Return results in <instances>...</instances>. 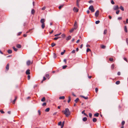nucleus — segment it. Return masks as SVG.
Instances as JSON below:
<instances>
[{"instance_id":"obj_27","label":"nucleus","mask_w":128,"mask_h":128,"mask_svg":"<svg viewBox=\"0 0 128 128\" xmlns=\"http://www.w3.org/2000/svg\"><path fill=\"white\" fill-rule=\"evenodd\" d=\"M111 68L113 70L114 68V64H112L111 66Z\"/></svg>"},{"instance_id":"obj_17","label":"nucleus","mask_w":128,"mask_h":128,"mask_svg":"<svg viewBox=\"0 0 128 128\" xmlns=\"http://www.w3.org/2000/svg\"><path fill=\"white\" fill-rule=\"evenodd\" d=\"M85 110H84L83 111H82V114H84L86 116H88V115L84 112Z\"/></svg>"},{"instance_id":"obj_63","label":"nucleus","mask_w":128,"mask_h":128,"mask_svg":"<svg viewBox=\"0 0 128 128\" xmlns=\"http://www.w3.org/2000/svg\"><path fill=\"white\" fill-rule=\"evenodd\" d=\"M0 112L2 113V114H4V112L2 110H0Z\"/></svg>"},{"instance_id":"obj_31","label":"nucleus","mask_w":128,"mask_h":128,"mask_svg":"<svg viewBox=\"0 0 128 128\" xmlns=\"http://www.w3.org/2000/svg\"><path fill=\"white\" fill-rule=\"evenodd\" d=\"M120 83V81H117L116 82V84H118Z\"/></svg>"},{"instance_id":"obj_42","label":"nucleus","mask_w":128,"mask_h":128,"mask_svg":"<svg viewBox=\"0 0 128 128\" xmlns=\"http://www.w3.org/2000/svg\"><path fill=\"white\" fill-rule=\"evenodd\" d=\"M62 122L61 121L60 122H59L58 123V126H61V125H62Z\"/></svg>"},{"instance_id":"obj_10","label":"nucleus","mask_w":128,"mask_h":128,"mask_svg":"<svg viewBox=\"0 0 128 128\" xmlns=\"http://www.w3.org/2000/svg\"><path fill=\"white\" fill-rule=\"evenodd\" d=\"M124 30L125 32H128V30H127V28L126 27V26H124Z\"/></svg>"},{"instance_id":"obj_2","label":"nucleus","mask_w":128,"mask_h":128,"mask_svg":"<svg viewBox=\"0 0 128 128\" xmlns=\"http://www.w3.org/2000/svg\"><path fill=\"white\" fill-rule=\"evenodd\" d=\"M89 9L92 12H93L94 11V9L93 6H90L89 8Z\"/></svg>"},{"instance_id":"obj_1","label":"nucleus","mask_w":128,"mask_h":128,"mask_svg":"<svg viewBox=\"0 0 128 128\" xmlns=\"http://www.w3.org/2000/svg\"><path fill=\"white\" fill-rule=\"evenodd\" d=\"M62 112L64 113L66 116L67 117H68L70 114V112L68 108H66L65 110H62Z\"/></svg>"},{"instance_id":"obj_54","label":"nucleus","mask_w":128,"mask_h":128,"mask_svg":"<svg viewBox=\"0 0 128 128\" xmlns=\"http://www.w3.org/2000/svg\"><path fill=\"white\" fill-rule=\"evenodd\" d=\"M126 41L128 44V38H126Z\"/></svg>"},{"instance_id":"obj_8","label":"nucleus","mask_w":128,"mask_h":128,"mask_svg":"<svg viewBox=\"0 0 128 128\" xmlns=\"http://www.w3.org/2000/svg\"><path fill=\"white\" fill-rule=\"evenodd\" d=\"M9 64H7L6 67V70H7V71L8 70L9 68Z\"/></svg>"},{"instance_id":"obj_24","label":"nucleus","mask_w":128,"mask_h":128,"mask_svg":"<svg viewBox=\"0 0 128 128\" xmlns=\"http://www.w3.org/2000/svg\"><path fill=\"white\" fill-rule=\"evenodd\" d=\"M17 98V97H15V99L13 100L12 102V103L13 104H14L15 103V101L16 100Z\"/></svg>"},{"instance_id":"obj_9","label":"nucleus","mask_w":128,"mask_h":128,"mask_svg":"<svg viewBox=\"0 0 128 128\" xmlns=\"http://www.w3.org/2000/svg\"><path fill=\"white\" fill-rule=\"evenodd\" d=\"M71 38V36H68L67 37V38H66V40H68L70 39Z\"/></svg>"},{"instance_id":"obj_58","label":"nucleus","mask_w":128,"mask_h":128,"mask_svg":"<svg viewBox=\"0 0 128 128\" xmlns=\"http://www.w3.org/2000/svg\"><path fill=\"white\" fill-rule=\"evenodd\" d=\"M89 117L90 118H91L92 117V114L90 113L89 114Z\"/></svg>"},{"instance_id":"obj_47","label":"nucleus","mask_w":128,"mask_h":128,"mask_svg":"<svg viewBox=\"0 0 128 128\" xmlns=\"http://www.w3.org/2000/svg\"><path fill=\"white\" fill-rule=\"evenodd\" d=\"M111 3L112 4H114V2L113 0H112L111 1Z\"/></svg>"},{"instance_id":"obj_14","label":"nucleus","mask_w":128,"mask_h":128,"mask_svg":"<svg viewBox=\"0 0 128 128\" xmlns=\"http://www.w3.org/2000/svg\"><path fill=\"white\" fill-rule=\"evenodd\" d=\"M81 96V97H82V98H84V99H85L86 100V99H88V97H86V96L85 97V96Z\"/></svg>"},{"instance_id":"obj_25","label":"nucleus","mask_w":128,"mask_h":128,"mask_svg":"<svg viewBox=\"0 0 128 128\" xmlns=\"http://www.w3.org/2000/svg\"><path fill=\"white\" fill-rule=\"evenodd\" d=\"M13 48L14 50L16 52L18 50V49L17 48H16L14 46L13 47Z\"/></svg>"},{"instance_id":"obj_19","label":"nucleus","mask_w":128,"mask_h":128,"mask_svg":"<svg viewBox=\"0 0 128 128\" xmlns=\"http://www.w3.org/2000/svg\"><path fill=\"white\" fill-rule=\"evenodd\" d=\"M92 121L94 122H95L97 121V119L96 118H94L92 119Z\"/></svg>"},{"instance_id":"obj_38","label":"nucleus","mask_w":128,"mask_h":128,"mask_svg":"<svg viewBox=\"0 0 128 128\" xmlns=\"http://www.w3.org/2000/svg\"><path fill=\"white\" fill-rule=\"evenodd\" d=\"M100 22V21L99 20L96 21L95 22V23L96 24H98Z\"/></svg>"},{"instance_id":"obj_33","label":"nucleus","mask_w":128,"mask_h":128,"mask_svg":"<svg viewBox=\"0 0 128 128\" xmlns=\"http://www.w3.org/2000/svg\"><path fill=\"white\" fill-rule=\"evenodd\" d=\"M66 50H64V51L63 52H62L61 53V54L62 55H63L64 53L65 52Z\"/></svg>"},{"instance_id":"obj_53","label":"nucleus","mask_w":128,"mask_h":128,"mask_svg":"<svg viewBox=\"0 0 128 128\" xmlns=\"http://www.w3.org/2000/svg\"><path fill=\"white\" fill-rule=\"evenodd\" d=\"M89 51H90V49L89 48H87L86 50V52H88Z\"/></svg>"},{"instance_id":"obj_62","label":"nucleus","mask_w":128,"mask_h":128,"mask_svg":"<svg viewBox=\"0 0 128 128\" xmlns=\"http://www.w3.org/2000/svg\"><path fill=\"white\" fill-rule=\"evenodd\" d=\"M124 58V60H125L127 62H128L126 58Z\"/></svg>"},{"instance_id":"obj_7","label":"nucleus","mask_w":128,"mask_h":128,"mask_svg":"<svg viewBox=\"0 0 128 128\" xmlns=\"http://www.w3.org/2000/svg\"><path fill=\"white\" fill-rule=\"evenodd\" d=\"M45 20L44 18H42L40 20V22L42 24H44V22H45Z\"/></svg>"},{"instance_id":"obj_55","label":"nucleus","mask_w":128,"mask_h":128,"mask_svg":"<svg viewBox=\"0 0 128 128\" xmlns=\"http://www.w3.org/2000/svg\"><path fill=\"white\" fill-rule=\"evenodd\" d=\"M74 30V28H72L70 30V32H72Z\"/></svg>"},{"instance_id":"obj_44","label":"nucleus","mask_w":128,"mask_h":128,"mask_svg":"<svg viewBox=\"0 0 128 128\" xmlns=\"http://www.w3.org/2000/svg\"><path fill=\"white\" fill-rule=\"evenodd\" d=\"M107 32V30H105L104 31V34H106Z\"/></svg>"},{"instance_id":"obj_29","label":"nucleus","mask_w":128,"mask_h":128,"mask_svg":"<svg viewBox=\"0 0 128 128\" xmlns=\"http://www.w3.org/2000/svg\"><path fill=\"white\" fill-rule=\"evenodd\" d=\"M101 47L102 48L104 49L106 48V46L104 45H102L101 46Z\"/></svg>"},{"instance_id":"obj_3","label":"nucleus","mask_w":128,"mask_h":128,"mask_svg":"<svg viewBox=\"0 0 128 128\" xmlns=\"http://www.w3.org/2000/svg\"><path fill=\"white\" fill-rule=\"evenodd\" d=\"M99 11L98 10L96 11L95 14V15L96 17H97L98 16L99 14Z\"/></svg>"},{"instance_id":"obj_61","label":"nucleus","mask_w":128,"mask_h":128,"mask_svg":"<svg viewBox=\"0 0 128 128\" xmlns=\"http://www.w3.org/2000/svg\"><path fill=\"white\" fill-rule=\"evenodd\" d=\"M28 80H30V76L28 75Z\"/></svg>"},{"instance_id":"obj_18","label":"nucleus","mask_w":128,"mask_h":128,"mask_svg":"<svg viewBox=\"0 0 128 128\" xmlns=\"http://www.w3.org/2000/svg\"><path fill=\"white\" fill-rule=\"evenodd\" d=\"M50 108H48L46 109L45 110V111L46 112H48L49 111Z\"/></svg>"},{"instance_id":"obj_56","label":"nucleus","mask_w":128,"mask_h":128,"mask_svg":"<svg viewBox=\"0 0 128 128\" xmlns=\"http://www.w3.org/2000/svg\"><path fill=\"white\" fill-rule=\"evenodd\" d=\"M62 37L63 38H64L65 36V34H62L61 35Z\"/></svg>"},{"instance_id":"obj_36","label":"nucleus","mask_w":128,"mask_h":128,"mask_svg":"<svg viewBox=\"0 0 128 128\" xmlns=\"http://www.w3.org/2000/svg\"><path fill=\"white\" fill-rule=\"evenodd\" d=\"M64 6V5H61L59 6L58 7V8L60 9L62 8Z\"/></svg>"},{"instance_id":"obj_57","label":"nucleus","mask_w":128,"mask_h":128,"mask_svg":"<svg viewBox=\"0 0 128 128\" xmlns=\"http://www.w3.org/2000/svg\"><path fill=\"white\" fill-rule=\"evenodd\" d=\"M109 60L110 61H112L113 60V58H109Z\"/></svg>"},{"instance_id":"obj_32","label":"nucleus","mask_w":128,"mask_h":128,"mask_svg":"<svg viewBox=\"0 0 128 128\" xmlns=\"http://www.w3.org/2000/svg\"><path fill=\"white\" fill-rule=\"evenodd\" d=\"M56 45L54 43H52L51 44V46L52 47H53L54 46H55Z\"/></svg>"},{"instance_id":"obj_26","label":"nucleus","mask_w":128,"mask_h":128,"mask_svg":"<svg viewBox=\"0 0 128 128\" xmlns=\"http://www.w3.org/2000/svg\"><path fill=\"white\" fill-rule=\"evenodd\" d=\"M53 57L54 58H56V54L55 53H53Z\"/></svg>"},{"instance_id":"obj_51","label":"nucleus","mask_w":128,"mask_h":128,"mask_svg":"<svg viewBox=\"0 0 128 128\" xmlns=\"http://www.w3.org/2000/svg\"><path fill=\"white\" fill-rule=\"evenodd\" d=\"M76 51V50H73L72 52L71 53L72 54L74 53Z\"/></svg>"},{"instance_id":"obj_43","label":"nucleus","mask_w":128,"mask_h":128,"mask_svg":"<svg viewBox=\"0 0 128 128\" xmlns=\"http://www.w3.org/2000/svg\"><path fill=\"white\" fill-rule=\"evenodd\" d=\"M67 67L66 65L64 66H62V68L63 69H65Z\"/></svg>"},{"instance_id":"obj_13","label":"nucleus","mask_w":128,"mask_h":128,"mask_svg":"<svg viewBox=\"0 0 128 128\" xmlns=\"http://www.w3.org/2000/svg\"><path fill=\"white\" fill-rule=\"evenodd\" d=\"M65 98V97L64 96H61L60 97L59 99H60L64 100Z\"/></svg>"},{"instance_id":"obj_46","label":"nucleus","mask_w":128,"mask_h":128,"mask_svg":"<svg viewBox=\"0 0 128 128\" xmlns=\"http://www.w3.org/2000/svg\"><path fill=\"white\" fill-rule=\"evenodd\" d=\"M74 26H77V22L76 21H75L74 22Z\"/></svg>"},{"instance_id":"obj_50","label":"nucleus","mask_w":128,"mask_h":128,"mask_svg":"<svg viewBox=\"0 0 128 128\" xmlns=\"http://www.w3.org/2000/svg\"><path fill=\"white\" fill-rule=\"evenodd\" d=\"M46 102L42 104V106H46Z\"/></svg>"},{"instance_id":"obj_5","label":"nucleus","mask_w":128,"mask_h":128,"mask_svg":"<svg viewBox=\"0 0 128 128\" xmlns=\"http://www.w3.org/2000/svg\"><path fill=\"white\" fill-rule=\"evenodd\" d=\"M119 8L118 6L117 5L115 6H114V10H116L118 9Z\"/></svg>"},{"instance_id":"obj_52","label":"nucleus","mask_w":128,"mask_h":128,"mask_svg":"<svg viewBox=\"0 0 128 128\" xmlns=\"http://www.w3.org/2000/svg\"><path fill=\"white\" fill-rule=\"evenodd\" d=\"M46 8V7L45 6H44L42 8V10H45V9Z\"/></svg>"},{"instance_id":"obj_21","label":"nucleus","mask_w":128,"mask_h":128,"mask_svg":"<svg viewBox=\"0 0 128 128\" xmlns=\"http://www.w3.org/2000/svg\"><path fill=\"white\" fill-rule=\"evenodd\" d=\"M99 114L98 113H96L94 114V116L96 117H98V116Z\"/></svg>"},{"instance_id":"obj_59","label":"nucleus","mask_w":128,"mask_h":128,"mask_svg":"<svg viewBox=\"0 0 128 128\" xmlns=\"http://www.w3.org/2000/svg\"><path fill=\"white\" fill-rule=\"evenodd\" d=\"M38 113L39 114V115H40L41 114L40 111V110H38Z\"/></svg>"},{"instance_id":"obj_34","label":"nucleus","mask_w":128,"mask_h":128,"mask_svg":"<svg viewBox=\"0 0 128 128\" xmlns=\"http://www.w3.org/2000/svg\"><path fill=\"white\" fill-rule=\"evenodd\" d=\"M61 34V33H60L59 34H55L54 35V36H60V34Z\"/></svg>"},{"instance_id":"obj_41","label":"nucleus","mask_w":128,"mask_h":128,"mask_svg":"<svg viewBox=\"0 0 128 128\" xmlns=\"http://www.w3.org/2000/svg\"><path fill=\"white\" fill-rule=\"evenodd\" d=\"M46 78L45 77H43V79L42 80V81L41 82V83H42V82H43V81L46 80Z\"/></svg>"},{"instance_id":"obj_45","label":"nucleus","mask_w":128,"mask_h":128,"mask_svg":"<svg viewBox=\"0 0 128 128\" xmlns=\"http://www.w3.org/2000/svg\"><path fill=\"white\" fill-rule=\"evenodd\" d=\"M98 90V89L97 88H95V91L96 92H97Z\"/></svg>"},{"instance_id":"obj_11","label":"nucleus","mask_w":128,"mask_h":128,"mask_svg":"<svg viewBox=\"0 0 128 128\" xmlns=\"http://www.w3.org/2000/svg\"><path fill=\"white\" fill-rule=\"evenodd\" d=\"M30 60H28L26 62V64L27 65L29 66L30 65Z\"/></svg>"},{"instance_id":"obj_60","label":"nucleus","mask_w":128,"mask_h":128,"mask_svg":"<svg viewBox=\"0 0 128 128\" xmlns=\"http://www.w3.org/2000/svg\"><path fill=\"white\" fill-rule=\"evenodd\" d=\"M119 12L120 11L119 10H117L116 12V13L117 14H119Z\"/></svg>"},{"instance_id":"obj_22","label":"nucleus","mask_w":128,"mask_h":128,"mask_svg":"<svg viewBox=\"0 0 128 128\" xmlns=\"http://www.w3.org/2000/svg\"><path fill=\"white\" fill-rule=\"evenodd\" d=\"M42 29H43L45 27V24H42Z\"/></svg>"},{"instance_id":"obj_6","label":"nucleus","mask_w":128,"mask_h":128,"mask_svg":"<svg viewBox=\"0 0 128 128\" xmlns=\"http://www.w3.org/2000/svg\"><path fill=\"white\" fill-rule=\"evenodd\" d=\"M30 70L28 69L26 70V74L27 75H29L30 74Z\"/></svg>"},{"instance_id":"obj_48","label":"nucleus","mask_w":128,"mask_h":128,"mask_svg":"<svg viewBox=\"0 0 128 128\" xmlns=\"http://www.w3.org/2000/svg\"><path fill=\"white\" fill-rule=\"evenodd\" d=\"M93 2V1L92 0L89 1L88 2V3L90 4L92 3Z\"/></svg>"},{"instance_id":"obj_28","label":"nucleus","mask_w":128,"mask_h":128,"mask_svg":"<svg viewBox=\"0 0 128 128\" xmlns=\"http://www.w3.org/2000/svg\"><path fill=\"white\" fill-rule=\"evenodd\" d=\"M35 12L34 10L33 9L32 10L31 13L32 14H34Z\"/></svg>"},{"instance_id":"obj_40","label":"nucleus","mask_w":128,"mask_h":128,"mask_svg":"<svg viewBox=\"0 0 128 128\" xmlns=\"http://www.w3.org/2000/svg\"><path fill=\"white\" fill-rule=\"evenodd\" d=\"M125 121H122V126H123V125L124 124H125Z\"/></svg>"},{"instance_id":"obj_49","label":"nucleus","mask_w":128,"mask_h":128,"mask_svg":"<svg viewBox=\"0 0 128 128\" xmlns=\"http://www.w3.org/2000/svg\"><path fill=\"white\" fill-rule=\"evenodd\" d=\"M74 30H76V28H77L78 26H74Z\"/></svg>"},{"instance_id":"obj_64","label":"nucleus","mask_w":128,"mask_h":128,"mask_svg":"<svg viewBox=\"0 0 128 128\" xmlns=\"http://www.w3.org/2000/svg\"><path fill=\"white\" fill-rule=\"evenodd\" d=\"M117 74L118 75V76H120V72H118V73H117Z\"/></svg>"},{"instance_id":"obj_39","label":"nucleus","mask_w":128,"mask_h":128,"mask_svg":"<svg viewBox=\"0 0 128 128\" xmlns=\"http://www.w3.org/2000/svg\"><path fill=\"white\" fill-rule=\"evenodd\" d=\"M60 37H55L54 38V40H56L58 39L59 38H60Z\"/></svg>"},{"instance_id":"obj_37","label":"nucleus","mask_w":128,"mask_h":128,"mask_svg":"<svg viewBox=\"0 0 128 128\" xmlns=\"http://www.w3.org/2000/svg\"><path fill=\"white\" fill-rule=\"evenodd\" d=\"M79 98H77L76 99L74 100V101L76 102V103H77V102L79 100Z\"/></svg>"},{"instance_id":"obj_30","label":"nucleus","mask_w":128,"mask_h":128,"mask_svg":"<svg viewBox=\"0 0 128 128\" xmlns=\"http://www.w3.org/2000/svg\"><path fill=\"white\" fill-rule=\"evenodd\" d=\"M45 98L44 97H43L42 98V99L41 101L42 102H43L45 101Z\"/></svg>"},{"instance_id":"obj_20","label":"nucleus","mask_w":128,"mask_h":128,"mask_svg":"<svg viewBox=\"0 0 128 128\" xmlns=\"http://www.w3.org/2000/svg\"><path fill=\"white\" fill-rule=\"evenodd\" d=\"M8 53L9 54H10L12 52V51L11 50H9L8 51Z\"/></svg>"},{"instance_id":"obj_12","label":"nucleus","mask_w":128,"mask_h":128,"mask_svg":"<svg viewBox=\"0 0 128 128\" xmlns=\"http://www.w3.org/2000/svg\"><path fill=\"white\" fill-rule=\"evenodd\" d=\"M16 47L18 48H20L21 47V46L20 44H18L16 45Z\"/></svg>"},{"instance_id":"obj_35","label":"nucleus","mask_w":128,"mask_h":128,"mask_svg":"<svg viewBox=\"0 0 128 128\" xmlns=\"http://www.w3.org/2000/svg\"><path fill=\"white\" fill-rule=\"evenodd\" d=\"M46 76L47 78H48V79L49 78V75L48 74H46Z\"/></svg>"},{"instance_id":"obj_23","label":"nucleus","mask_w":128,"mask_h":128,"mask_svg":"<svg viewBox=\"0 0 128 128\" xmlns=\"http://www.w3.org/2000/svg\"><path fill=\"white\" fill-rule=\"evenodd\" d=\"M68 103H69L71 100L70 97V96H69L68 97Z\"/></svg>"},{"instance_id":"obj_16","label":"nucleus","mask_w":128,"mask_h":128,"mask_svg":"<svg viewBox=\"0 0 128 128\" xmlns=\"http://www.w3.org/2000/svg\"><path fill=\"white\" fill-rule=\"evenodd\" d=\"M87 120V118L86 117H84L82 119V120L84 122H86Z\"/></svg>"},{"instance_id":"obj_15","label":"nucleus","mask_w":128,"mask_h":128,"mask_svg":"<svg viewBox=\"0 0 128 128\" xmlns=\"http://www.w3.org/2000/svg\"><path fill=\"white\" fill-rule=\"evenodd\" d=\"M120 9H121L122 11H124V8L122 6H120Z\"/></svg>"},{"instance_id":"obj_4","label":"nucleus","mask_w":128,"mask_h":128,"mask_svg":"<svg viewBox=\"0 0 128 128\" xmlns=\"http://www.w3.org/2000/svg\"><path fill=\"white\" fill-rule=\"evenodd\" d=\"M73 10L74 12H77L78 11V10L76 8L74 7L73 9Z\"/></svg>"}]
</instances>
